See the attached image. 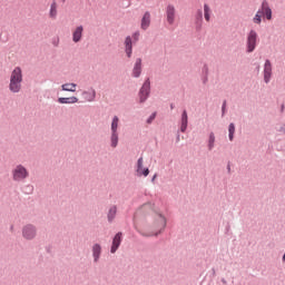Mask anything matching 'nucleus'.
I'll return each instance as SVG.
<instances>
[{
    "instance_id": "f257e3e1",
    "label": "nucleus",
    "mask_w": 285,
    "mask_h": 285,
    "mask_svg": "<svg viewBox=\"0 0 285 285\" xmlns=\"http://www.w3.org/2000/svg\"><path fill=\"white\" fill-rule=\"evenodd\" d=\"M23 82V72L16 67L10 75L9 90L10 92H21V83Z\"/></svg>"
},
{
    "instance_id": "f03ea898",
    "label": "nucleus",
    "mask_w": 285,
    "mask_h": 285,
    "mask_svg": "<svg viewBox=\"0 0 285 285\" xmlns=\"http://www.w3.org/2000/svg\"><path fill=\"white\" fill-rule=\"evenodd\" d=\"M28 175V169H26L23 165H18L12 170L13 181H23V179H27Z\"/></svg>"
},
{
    "instance_id": "7ed1b4c3",
    "label": "nucleus",
    "mask_w": 285,
    "mask_h": 285,
    "mask_svg": "<svg viewBox=\"0 0 285 285\" xmlns=\"http://www.w3.org/2000/svg\"><path fill=\"white\" fill-rule=\"evenodd\" d=\"M247 52H254L257 48V31L250 30L247 35Z\"/></svg>"
},
{
    "instance_id": "20e7f679",
    "label": "nucleus",
    "mask_w": 285,
    "mask_h": 285,
    "mask_svg": "<svg viewBox=\"0 0 285 285\" xmlns=\"http://www.w3.org/2000/svg\"><path fill=\"white\" fill-rule=\"evenodd\" d=\"M148 95H150V79H147L140 91H139V99H140V102L144 104V101H146L148 99Z\"/></svg>"
},
{
    "instance_id": "39448f33",
    "label": "nucleus",
    "mask_w": 285,
    "mask_h": 285,
    "mask_svg": "<svg viewBox=\"0 0 285 285\" xmlns=\"http://www.w3.org/2000/svg\"><path fill=\"white\" fill-rule=\"evenodd\" d=\"M154 228L157 230L156 235L166 228V218L161 214L155 215Z\"/></svg>"
},
{
    "instance_id": "423d86ee",
    "label": "nucleus",
    "mask_w": 285,
    "mask_h": 285,
    "mask_svg": "<svg viewBox=\"0 0 285 285\" xmlns=\"http://www.w3.org/2000/svg\"><path fill=\"white\" fill-rule=\"evenodd\" d=\"M22 235L24 239H35L37 235V229L32 225H27L22 229Z\"/></svg>"
},
{
    "instance_id": "0eeeda50",
    "label": "nucleus",
    "mask_w": 285,
    "mask_h": 285,
    "mask_svg": "<svg viewBox=\"0 0 285 285\" xmlns=\"http://www.w3.org/2000/svg\"><path fill=\"white\" fill-rule=\"evenodd\" d=\"M271 77H273V65L271 60H266L264 65V81L268 83L271 81Z\"/></svg>"
},
{
    "instance_id": "6e6552de",
    "label": "nucleus",
    "mask_w": 285,
    "mask_h": 285,
    "mask_svg": "<svg viewBox=\"0 0 285 285\" xmlns=\"http://www.w3.org/2000/svg\"><path fill=\"white\" fill-rule=\"evenodd\" d=\"M261 12L265 14L267 21H271V19H273V10L268 6V1L266 0L263 1L261 7Z\"/></svg>"
},
{
    "instance_id": "1a4fd4ad",
    "label": "nucleus",
    "mask_w": 285,
    "mask_h": 285,
    "mask_svg": "<svg viewBox=\"0 0 285 285\" xmlns=\"http://www.w3.org/2000/svg\"><path fill=\"white\" fill-rule=\"evenodd\" d=\"M137 173H138L139 177H141V175H144V177H148V175H150V170L148 168L144 169V158L138 159Z\"/></svg>"
},
{
    "instance_id": "9d476101",
    "label": "nucleus",
    "mask_w": 285,
    "mask_h": 285,
    "mask_svg": "<svg viewBox=\"0 0 285 285\" xmlns=\"http://www.w3.org/2000/svg\"><path fill=\"white\" fill-rule=\"evenodd\" d=\"M83 37V27L79 26L72 31V41L73 43H79Z\"/></svg>"
},
{
    "instance_id": "9b49d317",
    "label": "nucleus",
    "mask_w": 285,
    "mask_h": 285,
    "mask_svg": "<svg viewBox=\"0 0 285 285\" xmlns=\"http://www.w3.org/2000/svg\"><path fill=\"white\" fill-rule=\"evenodd\" d=\"M167 14V22L169 26H173L175 23V6L169 4L166 9Z\"/></svg>"
},
{
    "instance_id": "f8f14e48",
    "label": "nucleus",
    "mask_w": 285,
    "mask_h": 285,
    "mask_svg": "<svg viewBox=\"0 0 285 285\" xmlns=\"http://www.w3.org/2000/svg\"><path fill=\"white\" fill-rule=\"evenodd\" d=\"M125 52L129 59L132 57V38L130 36L125 39Z\"/></svg>"
},
{
    "instance_id": "ddd939ff",
    "label": "nucleus",
    "mask_w": 285,
    "mask_h": 285,
    "mask_svg": "<svg viewBox=\"0 0 285 285\" xmlns=\"http://www.w3.org/2000/svg\"><path fill=\"white\" fill-rule=\"evenodd\" d=\"M121 245V233L116 234L112 240L111 253H117V248Z\"/></svg>"
},
{
    "instance_id": "4468645a",
    "label": "nucleus",
    "mask_w": 285,
    "mask_h": 285,
    "mask_svg": "<svg viewBox=\"0 0 285 285\" xmlns=\"http://www.w3.org/2000/svg\"><path fill=\"white\" fill-rule=\"evenodd\" d=\"M141 76V58H138L135 62L134 69H132V77H140Z\"/></svg>"
},
{
    "instance_id": "2eb2a0df",
    "label": "nucleus",
    "mask_w": 285,
    "mask_h": 285,
    "mask_svg": "<svg viewBox=\"0 0 285 285\" xmlns=\"http://www.w3.org/2000/svg\"><path fill=\"white\" fill-rule=\"evenodd\" d=\"M150 28V12H146L141 19V29L148 30Z\"/></svg>"
},
{
    "instance_id": "dca6fc26",
    "label": "nucleus",
    "mask_w": 285,
    "mask_h": 285,
    "mask_svg": "<svg viewBox=\"0 0 285 285\" xmlns=\"http://www.w3.org/2000/svg\"><path fill=\"white\" fill-rule=\"evenodd\" d=\"M186 128H188V112L184 110L181 114V126H180L181 132H186Z\"/></svg>"
},
{
    "instance_id": "f3484780",
    "label": "nucleus",
    "mask_w": 285,
    "mask_h": 285,
    "mask_svg": "<svg viewBox=\"0 0 285 285\" xmlns=\"http://www.w3.org/2000/svg\"><path fill=\"white\" fill-rule=\"evenodd\" d=\"M94 262H99V257L101 256V245L95 244L92 247Z\"/></svg>"
},
{
    "instance_id": "a211bd4d",
    "label": "nucleus",
    "mask_w": 285,
    "mask_h": 285,
    "mask_svg": "<svg viewBox=\"0 0 285 285\" xmlns=\"http://www.w3.org/2000/svg\"><path fill=\"white\" fill-rule=\"evenodd\" d=\"M61 88L65 92H76L77 91V83H73V82L63 83L61 86Z\"/></svg>"
},
{
    "instance_id": "6ab92c4d",
    "label": "nucleus",
    "mask_w": 285,
    "mask_h": 285,
    "mask_svg": "<svg viewBox=\"0 0 285 285\" xmlns=\"http://www.w3.org/2000/svg\"><path fill=\"white\" fill-rule=\"evenodd\" d=\"M58 101L60 104H77L79 101V98L78 97L59 98Z\"/></svg>"
},
{
    "instance_id": "aec40b11",
    "label": "nucleus",
    "mask_w": 285,
    "mask_h": 285,
    "mask_svg": "<svg viewBox=\"0 0 285 285\" xmlns=\"http://www.w3.org/2000/svg\"><path fill=\"white\" fill-rule=\"evenodd\" d=\"M49 17L51 19H57V1H52L51 6H50V11H49Z\"/></svg>"
},
{
    "instance_id": "412c9836",
    "label": "nucleus",
    "mask_w": 285,
    "mask_h": 285,
    "mask_svg": "<svg viewBox=\"0 0 285 285\" xmlns=\"http://www.w3.org/2000/svg\"><path fill=\"white\" fill-rule=\"evenodd\" d=\"M111 148H117V145L119 144V134L118 132H111Z\"/></svg>"
},
{
    "instance_id": "4be33fe9",
    "label": "nucleus",
    "mask_w": 285,
    "mask_h": 285,
    "mask_svg": "<svg viewBox=\"0 0 285 285\" xmlns=\"http://www.w3.org/2000/svg\"><path fill=\"white\" fill-rule=\"evenodd\" d=\"M117 215V206H112L109 208V212H108V222H112V219H115Z\"/></svg>"
},
{
    "instance_id": "5701e85b",
    "label": "nucleus",
    "mask_w": 285,
    "mask_h": 285,
    "mask_svg": "<svg viewBox=\"0 0 285 285\" xmlns=\"http://www.w3.org/2000/svg\"><path fill=\"white\" fill-rule=\"evenodd\" d=\"M117 128H119V117L115 116L111 122V132H117Z\"/></svg>"
},
{
    "instance_id": "b1692460",
    "label": "nucleus",
    "mask_w": 285,
    "mask_h": 285,
    "mask_svg": "<svg viewBox=\"0 0 285 285\" xmlns=\"http://www.w3.org/2000/svg\"><path fill=\"white\" fill-rule=\"evenodd\" d=\"M262 16H263L262 9H259V10L256 12L255 17L253 18L254 23H256L257 26H259V24L262 23Z\"/></svg>"
},
{
    "instance_id": "393cba45",
    "label": "nucleus",
    "mask_w": 285,
    "mask_h": 285,
    "mask_svg": "<svg viewBox=\"0 0 285 285\" xmlns=\"http://www.w3.org/2000/svg\"><path fill=\"white\" fill-rule=\"evenodd\" d=\"M204 17L206 21H210V7L208 4H204Z\"/></svg>"
},
{
    "instance_id": "a878e982",
    "label": "nucleus",
    "mask_w": 285,
    "mask_h": 285,
    "mask_svg": "<svg viewBox=\"0 0 285 285\" xmlns=\"http://www.w3.org/2000/svg\"><path fill=\"white\" fill-rule=\"evenodd\" d=\"M208 148L212 150V148H215V134L209 135V142H208Z\"/></svg>"
},
{
    "instance_id": "bb28decb",
    "label": "nucleus",
    "mask_w": 285,
    "mask_h": 285,
    "mask_svg": "<svg viewBox=\"0 0 285 285\" xmlns=\"http://www.w3.org/2000/svg\"><path fill=\"white\" fill-rule=\"evenodd\" d=\"M228 131H229V141H233V138L235 135V124L229 125Z\"/></svg>"
},
{
    "instance_id": "cd10ccee",
    "label": "nucleus",
    "mask_w": 285,
    "mask_h": 285,
    "mask_svg": "<svg viewBox=\"0 0 285 285\" xmlns=\"http://www.w3.org/2000/svg\"><path fill=\"white\" fill-rule=\"evenodd\" d=\"M155 117H157V114H153V115L147 119V124H153V121H155Z\"/></svg>"
},
{
    "instance_id": "c85d7f7f",
    "label": "nucleus",
    "mask_w": 285,
    "mask_h": 285,
    "mask_svg": "<svg viewBox=\"0 0 285 285\" xmlns=\"http://www.w3.org/2000/svg\"><path fill=\"white\" fill-rule=\"evenodd\" d=\"M140 210H141V213H146V212L150 210V205L142 206Z\"/></svg>"
},
{
    "instance_id": "c756f323",
    "label": "nucleus",
    "mask_w": 285,
    "mask_h": 285,
    "mask_svg": "<svg viewBox=\"0 0 285 285\" xmlns=\"http://www.w3.org/2000/svg\"><path fill=\"white\" fill-rule=\"evenodd\" d=\"M132 39H134V41H139V31H137L132 35Z\"/></svg>"
},
{
    "instance_id": "7c9ffc66",
    "label": "nucleus",
    "mask_w": 285,
    "mask_h": 285,
    "mask_svg": "<svg viewBox=\"0 0 285 285\" xmlns=\"http://www.w3.org/2000/svg\"><path fill=\"white\" fill-rule=\"evenodd\" d=\"M91 92H92V94H91V97H90V99H88V101H94V100H95L96 91H95V90H92Z\"/></svg>"
},
{
    "instance_id": "2f4dec72",
    "label": "nucleus",
    "mask_w": 285,
    "mask_h": 285,
    "mask_svg": "<svg viewBox=\"0 0 285 285\" xmlns=\"http://www.w3.org/2000/svg\"><path fill=\"white\" fill-rule=\"evenodd\" d=\"M203 18V13H202V10L198 11V19H202Z\"/></svg>"
},
{
    "instance_id": "473e14b6",
    "label": "nucleus",
    "mask_w": 285,
    "mask_h": 285,
    "mask_svg": "<svg viewBox=\"0 0 285 285\" xmlns=\"http://www.w3.org/2000/svg\"><path fill=\"white\" fill-rule=\"evenodd\" d=\"M226 110V102L223 105V111Z\"/></svg>"
},
{
    "instance_id": "72a5a7b5",
    "label": "nucleus",
    "mask_w": 285,
    "mask_h": 285,
    "mask_svg": "<svg viewBox=\"0 0 285 285\" xmlns=\"http://www.w3.org/2000/svg\"><path fill=\"white\" fill-rule=\"evenodd\" d=\"M155 179H157V175H154L151 181H155Z\"/></svg>"
},
{
    "instance_id": "f704fd0d",
    "label": "nucleus",
    "mask_w": 285,
    "mask_h": 285,
    "mask_svg": "<svg viewBox=\"0 0 285 285\" xmlns=\"http://www.w3.org/2000/svg\"><path fill=\"white\" fill-rule=\"evenodd\" d=\"M170 109L174 110L175 109V105L171 104L170 105Z\"/></svg>"
},
{
    "instance_id": "c9c22d12",
    "label": "nucleus",
    "mask_w": 285,
    "mask_h": 285,
    "mask_svg": "<svg viewBox=\"0 0 285 285\" xmlns=\"http://www.w3.org/2000/svg\"><path fill=\"white\" fill-rule=\"evenodd\" d=\"M59 45V39H57V41H56V46H58Z\"/></svg>"
},
{
    "instance_id": "e433bc0d",
    "label": "nucleus",
    "mask_w": 285,
    "mask_h": 285,
    "mask_svg": "<svg viewBox=\"0 0 285 285\" xmlns=\"http://www.w3.org/2000/svg\"><path fill=\"white\" fill-rule=\"evenodd\" d=\"M62 1V3H66V0H61Z\"/></svg>"
},
{
    "instance_id": "4c0bfd02",
    "label": "nucleus",
    "mask_w": 285,
    "mask_h": 285,
    "mask_svg": "<svg viewBox=\"0 0 285 285\" xmlns=\"http://www.w3.org/2000/svg\"><path fill=\"white\" fill-rule=\"evenodd\" d=\"M284 132H285V127H284Z\"/></svg>"
}]
</instances>
